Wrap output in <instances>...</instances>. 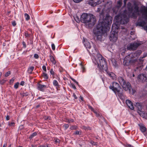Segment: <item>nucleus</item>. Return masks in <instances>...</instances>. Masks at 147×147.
Wrapping results in <instances>:
<instances>
[{"label":"nucleus","mask_w":147,"mask_h":147,"mask_svg":"<svg viewBox=\"0 0 147 147\" xmlns=\"http://www.w3.org/2000/svg\"><path fill=\"white\" fill-rule=\"evenodd\" d=\"M111 6L112 2L109 1L104 6L98 8L97 11H101V12L100 13L99 23L96 27L94 28L93 32L97 39L99 40H101L103 34L110 29V25L112 22V18L109 15V13Z\"/></svg>","instance_id":"1"},{"label":"nucleus","mask_w":147,"mask_h":147,"mask_svg":"<svg viewBox=\"0 0 147 147\" xmlns=\"http://www.w3.org/2000/svg\"><path fill=\"white\" fill-rule=\"evenodd\" d=\"M142 51L140 50H138L136 51L134 53H131L126 56L124 60L123 63L125 65H127V63L129 62L131 63H136L139 61V67H141L142 64V63L143 60L142 58L146 57L147 54L144 53L142 59L139 60H137V58L142 53Z\"/></svg>","instance_id":"2"},{"label":"nucleus","mask_w":147,"mask_h":147,"mask_svg":"<svg viewBox=\"0 0 147 147\" xmlns=\"http://www.w3.org/2000/svg\"><path fill=\"white\" fill-rule=\"evenodd\" d=\"M91 54L92 61L95 65H97V67L102 65L104 66V69H106V62L105 59L98 53L97 49L94 47L92 49Z\"/></svg>","instance_id":"3"},{"label":"nucleus","mask_w":147,"mask_h":147,"mask_svg":"<svg viewBox=\"0 0 147 147\" xmlns=\"http://www.w3.org/2000/svg\"><path fill=\"white\" fill-rule=\"evenodd\" d=\"M80 20L90 27L94 24L96 20L94 16L92 14L84 13L81 16Z\"/></svg>","instance_id":"4"},{"label":"nucleus","mask_w":147,"mask_h":147,"mask_svg":"<svg viewBox=\"0 0 147 147\" xmlns=\"http://www.w3.org/2000/svg\"><path fill=\"white\" fill-rule=\"evenodd\" d=\"M109 88L111 89L115 94L117 93V94L120 98L123 100L124 99V95L120 93V90L121 87L119 84L116 82H113L112 85L109 86Z\"/></svg>","instance_id":"5"},{"label":"nucleus","mask_w":147,"mask_h":147,"mask_svg":"<svg viewBox=\"0 0 147 147\" xmlns=\"http://www.w3.org/2000/svg\"><path fill=\"white\" fill-rule=\"evenodd\" d=\"M106 69H104V66H102V65H100L97 68L100 71L104 72L105 71L107 74L108 76H109L112 79L114 80L116 79V75L112 72H110L107 71V64H106Z\"/></svg>","instance_id":"6"},{"label":"nucleus","mask_w":147,"mask_h":147,"mask_svg":"<svg viewBox=\"0 0 147 147\" xmlns=\"http://www.w3.org/2000/svg\"><path fill=\"white\" fill-rule=\"evenodd\" d=\"M141 44V42H137L128 45L127 49L128 50H134Z\"/></svg>","instance_id":"7"},{"label":"nucleus","mask_w":147,"mask_h":147,"mask_svg":"<svg viewBox=\"0 0 147 147\" xmlns=\"http://www.w3.org/2000/svg\"><path fill=\"white\" fill-rule=\"evenodd\" d=\"M137 80L139 82L144 83L147 82V74H140L138 75Z\"/></svg>","instance_id":"8"},{"label":"nucleus","mask_w":147,"mask_h":147,"mask_svg":"<svg viewBox=\"0 0 147 147\" xmlns=\"http://www.w3.org/2000/svg\"><path fill=\"white\" fill-rule=\"evenodd\" d=\"M122 4V1L120 0L117 2V5L113 9V12L115 14L117 13L119 9Z\"/></svg>","instance_id":"9"},{"label":"nucleus","mask_w":147,"mask_h":147,"mask_svg":"<svg viewBox=\"0 0 147 147\" xmlns=\"http://www.w3.org/2000/svg\"><path fill=\"white\" fill-rule=\"evenodd\" d=\"M121 86L123 89L125 91L129 90L130 91L131 90V86L130 83L129 82H125L124 84H123Z\"/></svg>","instance_id":"10"},{"label":"nucleus","mask_w":147,"mask_h":147,"mask_svg":"<svg viewBox=\"0 0 147 147\" xmlns=\"http://www.w3.org/2000/svg\"><path fill=\"white\" fill-rule=\"evenodd\" d=\"M135 106L138 109V110H137V112L139 113L140 116H143L142 115V111H141L142 108V105L139 103L137 102L135 104Z\"/></svg>","instance_id":"11"},{"label":"nucleus","mask_w":147,"mask_h":147,"mask_svg":"<svg viewBox=\"0 0 147 147\" xmlns=\"http://www.w3.org/2000/svg\"><path fill=\"white\" fill-rule=\"evenodd\" d=\"M126 103L128 107L131 110H133L134 109L133 104L131 101L129 100H126Z\"/></svg>","instance_id":"12"},{"label":"nucleus","mask_w":147,"mask_h":147,"mask_svg":"<svg viewBox=\"0 0 147 147\" xmlns=\"http://www.w3.org/2000/svg\"><path fill=\"white\" fill-rule=\"evenodd\" d=\"M47 88V87L46 86L41 84H38V90L42 91H44L45 89Z\"/></svg>","instance_id":"13"},{"label":"nucleus","mask_w":147,"mask_h":147,"mask_svg":"<svg viewBox=\"0 0 147 147\" xmlns=\"http://www.w3.org/2000/svg\"><path fill=\"white\" fill-rule=\"evenodd\" d=\"M83 43L84 45L86 47L88 50V49H89L90 48L91 45L90 43L87 40H84Z\"/></svg>","instance_id":"14"},{"label":"nucleus","mask_w":147,"mask_h":147,"mask_svg":"<svg viewBox=\"0 0 147 147\" xmlns=\"http://www.w3.org/2000/svg\"><path fill=\"white\" fill-rule=\"evenodd\" d=\"M118 81L121 85H122L125 82L123 78L119 76L117 78Z\"/></svg>","instance_id":"15"},{"label":"nucleus","mask_w":147,"mask_h":147,"mask_svg":"<svg viewBox=\"0 0 147 147\" xmlns=\"http://www.w3.org/2000/svg\"><path fill=\"white\" fill-rule=\"evenodd\" d=\"M136 67V69H134V71L133 74L132 75L134 77L135 76L134 74H135L136 72L138 73L142 69L141 67Z\"/></svg>","instance_id":"16"},{"label":"nucleus","mask_w":147,"mask_h":147,"mask_svg":"<svg viewBox=\"0 0 147 147\" xmlns=\"http://www.w3.org/2000/svg\"><path fill=\"white\" fill-rule=\"evenodd\" d=\"M49 59L50 61L53 63V64H55L56 63V62L54 57L52 55H50Z\"/></svg>","instance_id":"17"},{"label":"nucleus","mask_w":147,"mask_h":147,"mask_svg":"<svg viewBox=\"0 0 147 147\" xmlns=\"http://www.w3.org/2000/svg\"><path fill=\"white\" fill-rule=\"evenodd\" d=\"M101 3V1H98L97 3L94 2L92 1L90 5L92 6H96L97 4H99Z\"/></svg>","instance_id":"18"},{"label":"nucleus","mask_w":147,"mask_h":147,"mask_svg":"<svg viewBox=\"0 0 147 147\" xmlns=\"http://www.w3.org/2000/svg\"><path fill=\"white\" fill-rule=\"evenodd\" d=\"M34 69L33 66H30L29 67L28 69V71L30 74H32V72Z\"/></svg>","instance_id":"19"},{"label":"nucleus","mask_w":147,"mask_h":147,"mask_svg":"<svg viewBox=\"0 0 147 147\" xmlns=\"http://www.w3.org/2000/svg\"><path fill=\"white\" fill-rule=\"evenodd\" d=\"M89 108L90 109H91V110L92 111H93L94 112V113L96 114L97 117H99V116H100L99 114H98V113L96 111L94 110L93 109L92 107H91L90 106H89Z\"/></svg>","instance_id":"20"},{"label":"nucleus","mask_w":147,"mask_h":147,"mask_svg":"<svg viewBox=\"0 0 147 147\" xmlns=\"http://www.w3.org/2000/svg\"><path fill=\"white\" fill-rule=\"evenodd\" d=\"M74 18L75 20L78 23H79L80 22V18L77 15L74 16Z\"/></svg>","instance_id":"21"},{"label":"nucleus","mask_w":147,"mask_h":147,"mask_svg":"<svg viewBox=\"0 0 147 147\" xmlns=\"http://www.w3.org/2000/svg\"><path fill=\"white\" fill-rule=\"evenodd\" d=\"M140 129L142 132H144L146 130V128L143 125H141L140 126Z\"/></svg>","instance_id":"22"},{"label":"nucleus","mask_w":147,"mask_h":147,"mask_svg":"<svg viewBox=\"0 0 147 147\" xmlns=\"http://www.w3.org/2000/svg\"><path fill=\"white\" fill-rule=\"evenodd\" d=\"M42 76L45 79L47 80L48 78V76L47 74L45 72H43V73Z\"/></svg>","instance_id":"23"},{"label":"nucleus","mask_w":147,"mask_h":147,"mask_svg":"<svg viewBox=\"0 0 147 147\" xmlns=\"http://www.w3.org/2000/svg\"><path fill=\"white\" fill-rule=\"evenodd\" d=\"M53 85L55 86L58 87L59 86L58 82L55 80L53 81Z\"/></svg>","instance_id":"24"},{"label":"nucleus","mask_w":147,"mask_h":147,"mask_svg":"<svg viewBox=\"0 0 147 147\" xmlns=\"http://www.w3.org/2000/svg\"><path fill=\"white\" fill-rule=\"evenodd\" d=\"M25 19L27 20H28L30 19V16L28 14L25 13Z\"/></svg>","instance_id":"25"},{"label":"nucleus","mask_w":147,"mask_h":147,"mask_svg":"<svg viewBox=\"0 0 147 147\" xmlns=\"http://www.w3.org/2000/svg\"><path fill=\"white\" fill-rule=\"evenodd\" d=\"M80 65L81 66V69H82V72H84V70L85 69H84V67H83V66L82 65V63H80Z\"/></svg>","instance_id":"26"},{"label":"nucleus","mask_w":147,"mask_h":147,"mask_svg":"<svg viewBox=\"0 0 147 147\" xmlns=\"http://www.w3.org/2000/svg\"><path fill=\"white\" fill-rule=\"evenodd\" d=\"M77 128V126H71L70 129H76Z\"/></svg>","instance_id":"27"},{"label":"nucleus","mask_w":147,"mask_h":147,"mask_svg":"<svg viewBox=\"0 0 147 147\" xmlns=\"http://www.w3.org/2000/svg\"><path fill=\"white\" fill-rule=\"evenodd\" d=\"M19 85V83L18 82H17L14 85V87L15 88H17L18 87V86Z\"/></svg>","instance_id":"28"},{"label":"nucleus","mask_w":147,"mask_h":147,"mask_svg":"<svg viewBox=\"0 0 147 147\" xmlns=\"http://www.w3.org/2000/svg\"><path fill=\"white\" fill-rule=\"evenodd\" d=\"M37 134L36 133L34 132L30 136V138H32L33 137L36 136V135Z\"/></svg>","instance_id":"29"},{"label":"nucleus","mask_w":147,"mask_h":147,"mask_svg":"<svg viewBox=\"0 0 147 147\" xmlns=\"http://www.w3.org/2000/svg\"><path fill=\"white\" fill-rule=\"evenodd\" d=\"M15 123L13 122H11V123H9L8 125L10 126H13L14 125Z\"/></svg>","instance_id":"30"},{"label":"nucleus","mask_w":147,"mask_h":147,"mask_svg":"<svg viewBox=\"0 0 147 147\" xmlns=\"http://www.w3.org/2000/svg\"><path fill=\"white\" fill-rule=\"evenodd\" d=\"M10 74V71H8L7 72L5 75V76L7 77L9 76V75Z\"/></svg>","instance_id":"31"},{"label":"nucleus","mask_w":147,"mask_h":147,"mask_svg":"<svg viewBox=\"0 0 147 147\" xmlns=\"http://www.w3.org/2000/svg\"><path fill=\"white\" fill-rule=\"evenodd\" d=\"M50 74L52 75H54V72L53 71V69H51L50 71Z\"/></svg>","instance_id":"32"},{"label":"nucleus","mask_w":147,"mask_h":147,"mask_svg":"<svg viewBox=\"0 0 147 147\" xmlns=\"http://www.w3.org/2000/svg\"><path fill=\"white\" fill-rule=\"evenodd\" d=\"M34 57L35 58L37 59L39 58V56L37 54H35L34 55Z\"/></svg>","instance_id":"33"},{"label":"nucleus","mask_w":147,"mask_h":147,"mask_svg":"<svg viewBox=\"0 0 147 147\" xmlns=\"http://www.w3.org/2000/svg\"><path fill=\"white\" fill-rule=\"evenodd\" d=\"M76 3H78L82 1V0H73Z\"/></svg>","instance_id":"34"},{"label":"nucleus","mask_w":147,"mask_h":147,"mask_svg":"<svg viewBox=\"0 0 147 147\" xmlns=\"http://www.w3.org/2000/svg\"><path fill=\"white\" fill-rule=\"evenodd\" d=\"M51 47H52V49L53 50H55V45L53 43V44H52Z\"/></svg>","instance_id":"35"},{"label":"nucleus","mask_w":147,"mask_h":147,"mask_svg":"<svg viewBox=\"0 0 147 147\" xmlns=\"http://www.w3.org/2000/svg\"><path fill=\"white\" fill-rule=\"evenodd\" d=\"M43 69L45 71H46V67L45 65H43L42 67Z\"/></svg>","instance_id":"36"},{"label":"nucleus","mask_w":147,"mask_h":147,"mask_svg":"<svg viewBox=\"0 0 147 147\" xmlns=\"http://www.w3.org/2000/svg\"><path fill=\"white\" fill-rule=\"evenodd\" d=\"M71 86L74 89H75L76 88L74 85L73 84H71Z\"/></svg>","instance_id":"37"},{"label":"nucleus","mask_w":147,"mask_h":147,"mask_svg":"<svg viewBox=\"0 0 147 147\" xmlns=\"http://www.w3.org/2000/svg\"><path fill=\"white\" fill-rule=\"evenodd\" d=\"M55 142L56 143H59V142H60V140L59 139H56L55 140Z\"/></svg>","instance_id":"38"},{"label":"nucleus","mask_w":147,"mask_h":147,"mask_svg":"<svg viewBox=\"0 0 147 147\" xmlns=\"http://www.w3.org/2000/svg\"><path fill=\"white\" fill-rule=\"evenodd\" d=\"M64 127H65V129H67L69 125L67 124H66V125H64Z\"/></svg>","instance_id":"39"},{"label":"nucleus","mask_w":147,"mask_h":147,"mask_svg":"<svg viewBox=\"0 0 147 147\" xmlns=\"http://www.w3.org/2000/svg\"><path fill=\"white\" fill-rule=\"evenodd\" d=\"M12 24L13 26H15L16 25V22L15 21L13 22H12Z\"/></svg>","instance_id":"40"},{"label":"nucleus","mask_w":147,"mask_h":147,"mask_svg":"<svg viewBox=\"0 0 147 147\" xmlns=\"http://www.w3.org/2000/svg\"><path fill=\"white\" fill-rule=\"evenodd\" d=\"M75 134H79V131H76L75 133Z\"/></svg>","instance_id":"41"},{"label":"nucleus","mask_w":147,"mask_h":147,"mask_svg":"<svg viewBox=\"0 0 147 147\" xmlns=\"http://www.w3.org/2000/svg\"><path fill=\"white\" fill-rule=\"evenodd\" d=\"M74 120L73 119H71L70 120H69L68 121V122L69 123L72 122L74 121Z\"/></svg>","instance_id":"42"},{"label":"nucleus","mask_w":147,"mask_h":147,"mask_svg":"<svg viewBox=\"0 0 147 147\" xmlns=\"http://www.w3.org/2000/svg\"><path fill=\"white\" fill-rule=\"evenodd\" d=\"M73 96L75 99H76L77 98V97L76 96L74 93H73Z\"/></svg>","instance_id":"43"},{"label":"nucleus","mask_w":147,"mask_h":147,"mask_svg":"<svg viewBox=\"0 0 147 147\" xmlns=\"http://www.w3.org/2000/svg\"><path fill=\"white\" fill-rule=\"evenodd\" d=\"M6 119L7 120H8L9 119V117L8 115L6 117Z\"/></svg>","instance_id":"44"},{"label":"nucleus","mask_w":147,"mask_h":147,"mask_svg":"<svg viewBox=\"0 0 147 147\" xmlns=\"http://www.w3.org/2000/svg\"><path fill=\"white\" fill-rule=\"evenodd\" d=\"M111 61L113 62V61H114V65H115L116 64V61L115 60V59H112V60H111Z\"/></svg>","instance_id":"45"},{"label":"nucleus","mask_w":147,"mask_h":147,"mask_svg":"<svg viewBox=\"0 0 147 147\" xmlns=\"http://www.w3.org/2000/svg\"><path fill=\"white\" fill-rule=\"evenodd\" d=\"M24 81H22L20 85H21L22 86H23L24 85Z\"/></svg>","instance_id":"46"},{"label":"nucleus","mask_w":147,"mask_h":147,"mask_svg":"<svg viewBox=\"0 0 147 147\" xmlns=\"http://www.w3.org/2000/svg\"><path fill=\"white\" fill-rule=\"evenodd\" d=\"M48 145H47L46 146L44 145V146H40L39 147H48Z\"/></svg>","instance_id":"47"},{"label":"nucleus","mask_w":147,"mask_h":147,"mask_svg":"<svg viewBox=\"0 0 147 147\" xmlns=\"http://www.w3.org/2000/svg\"><path fill=\"white\" fill-rule=\"evenodd\" d=\"M25 36L26 37H28L29 36V34L27 32L25 33Z\"/></svg>","instance_id":"48"},{"label":"nucleus","mask_w":147,"mask_h":147,"mask_svg":"<svg viewBox=\"0 0 147 147\" xmlns=\"http://www.w3.org/2000/svg\"><path fill=\"white\" fill-rule=\"evenodd\" d=\"M127 0H124V5H125L126 4V3L127 2Z\"/></svg>","instance_id":"49"},{"label":"nucleus","mask_w":147,"mask_h":147,"mask_svg":"<svg viewBox=\"0 0 147 147\" xmlns=\"http://www.w3.org/2000/svg\"><path fill=\"white\" fill-rule=\"evenodd\" d=\"M127 145L129 147H133V146L130 144H128Z\"/></svg>","instance_id":"50"},{"label":"nucleus","mask_w":147,"mask_h":147,"mask_svg":"<svg viewBox=\"0 0 147 147\" xmlns=\"http://www.w3.org/2000/svg\"><path fill=\"white\" fill-rule=\"evenodd\" d=\"M71 80H73L74 82H76V80H75L73 78H71Z\"/></svg>","instance_id":"51"},{"label":"nucleus","mask_w":147,"mask_h":147,"mask_svg":"<svg viewBox=\"0 0 147 147\" xmlns=\"http://www.w3.org/2000/svg\"><path fill=\"white\" fill-rule=\"evenodd\" d=\"M80 99L82 100H83V97H80Z\"/></svg>","instance_id":"52"},{"label":"nucleus","mask_w":147,"mask_h":147,"mask_svg":"<svg viewBox=\"0 0 147 147\" xmlns=\"http://www.w3.org/2000/svg\"><path fill=\"white\" fill-rule=\"evenodd\" d=\"M6 145L5 144H4L3 147H6Z\"/></svg>","instance_id":"53"},{"label":"nucleus","mask_w":147,"mask_h":147,"mask_svg":"<svg viewBox=\"0 0 147 147\" xmlns=\"http://www.w3.org/2000/svg\"><path fill=\"white\" fill-rule=\"evenodd\" d=\"M75 82L76 84H78V82H77V81H76V82Z\"/></svg>","instance_id":"54"},{"label":"nucleus","mask_w":147,"mask_h":147,"mask_svg":"<svg viewBox=\"0 0 147 147\" xmlns=\"http://www.w3.org/2000/svg\"><path fill=\"white\" fill-rule=\"evenodd\" d=\"M75 82L76 84H78V82H77V81H76V82Z\"/></svg>","instance_id":"55"},{"label":"nucleus","mask_w":147,"mask_h":147,"mask_svg":"<svg viewBox=\"0 0 147 147\" xmlns=\"http://www.w3.org/2000/svg\"><path fill=\"white\" fill-rule=\"evenodd\" d=\"M12 81L13 82V81H14V79H11V80H10V81Z\"/></svg>","instance_id":"56"},{"label":"nucleus","mask_w":147,"mask_h":147,"mask_svg":"<svg viewBox=\"0 0 147 147\" xmlns=\"http://www.w3.org/2000/svg\"><path fill=\"white\" fill-rule=\"evenodd\" d=\"M1 27L0 26V32L1 31Z\"/></svg>","instance_id":"57"},{"label":"nucleus","mask_w":147,"mask_h":147,"mask_svg":"<svg viewBox=\"0 0 147 147\" xmlns=\"http://www.w3.org/2000/svg\"><path fill=\"white\" fill-rule=\"evenodd\" d=\"M39 106H39V105H38L36 107H39Z\"/></svg>","instance_id":"58"},{"label":"nucleus","mask_w":147,"mask_h":147,"mask_svg":"<svg viewBox=\"0 0 147 147\" xmlns=\"http://www.w3.org/2000/svg\"><path fill=\"white\" fill-rule=\"evenodd\" d=\"M8 147H11V146L10 145Z\"/></svg>","instance_id":"59"},{"label":"nucleus","mask_w":147,"mask_h":147,"mask_svg":"<svg viewBox=\"0 0 147 147\" xmlns=\"http://www.w3.org/2000/svg\"><path fill=\"white\" fill-rule=\"evenodd\" d=\"M125 49H124V51H125Z\"/></svg>","instance_id":"60"},{"label":"nucleus","mask_w":147,"mask_h":147,"mask_svg":"<svg viewBox=\"0 0 147 147\" xmlns=\"http://www.w3.org/2000/svg\"><path fill=\"white\" fill-rule=\"evenodd\" d=\"M96 144H94V145H96Z\"/></svg>","instance_id":"61"}]
</instances>
